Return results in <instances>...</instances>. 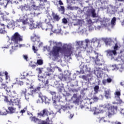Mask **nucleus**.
<instances>
[{
	"mask_svg": "<svg viewBox=\"0 0 124 124\" xmlns=\"http://www.w3.org/2000/svg\"><path fill=\"white\" fill-rule=\"evenodd\" d=\"M30 8L31 9V11L32 10V9H33V10H37L38 7L35 4H32L31 6H30Z\"/></svg>",
	"mask_w": 124,
	"mask_h": 124,
	"instance_id": "obj_30",
	"label": "nucleus"
},
{
	"mask_svg": "<svg viewBox=\"0 0 124 124\" xmlns=\"http://www.w3.org/2000/svg\"><path fill=\"white\" fill-rule=\"evenodd\" d=\"M23 25H27V24H30V22L28 21V18H26V20L22 19L21 20Z\"/></svg>",
	"mask_w": 124,
	"mask_h": 124,
	"instance_id": "obj_33",
	"label": "nucleus"
},
{
	"mask_svg": "<svg viewBox=\"0 0 124 124\" xmlns=\"http://www.w3.org/2000/svg\"><path fill=\"white\" fill-rule=\"evenodd\" d=\"M29 75V73H24V75H23V78L22 79H26V77H28V76Z\"/></svg>",
	"mask_w": 124,
	"mask_h": 124,
	"instance_id": "obj_51",
	"label": "nucleus"
},
{
	"mask_svg": "<svg viewBox=\"0 0 124 124\" xmlns=\"http://www.w3.org/2000/svg\"><path fill=\"white\" fill-rule=\"evenodd\" d=\"M116 23V17H113L111 21V24L113 26H115V23Z\"/></svg>",
	"mask_w": 124,
	"mask_h": 124,
	"instance_id": "obj_35",
	"label": "nucleus"
},
{
	"mask_svg": "<svg viewBox=\"0 0 124 124\" xmlns=\"http://www.w3.org/2000/svg\"><path fill=\"white\" fill-rule=\"evenodd\" d=\"M37 71H38L39 74H41L42 73V70H41V69L40 68H38L36 69Z\"/></svg>",
	"mask_w": 124,
	"mask_h": 124,
	"instance_id": "obj_48",
	"label": "nucleus"
},
{
	"mask_svg": "<svg viewBox=\"0 0 124 124\" xmlns=\"http://www.w3.org/2000/svg\"><path fill=\"white\" fill-rule=\"evenodd\" d=\"M52 17L54 20H55V21H57V22H59V21L61 20V17H60V16H59L57 14H55V13H53Z\"/></svg>",
	"mask_w": 124,
	"mask_h": 124,
	"instance_id": "obj_23",
	"label": "nucleus"
},
{
	"mask_svg": "<svg viewBox=\"0 0 124 124\" xmlns=\"http://www.w3.org/2000/svg\"><path fill=\"white\" fill-rule=\"evenodd\" d=\"M30 66L32 67V68H35V67L36 66V65L34 64H31Z\"/></svg>",
	"mask_w": 124,
	"mask_h": 124,
	"instance_id": "obj_58",
	"label": "nucleus"
},
{
	"mask_svg": "<svg viewBox=\"0 0 124 124\" xmlns=\"http://www.w3.org/2000/svg\"><path fill=\"white\" fill-rule=\"evenodd\" d=\"M102 83L103 85H106V83H107V80H106V79H103L102 81Z\"/></svg>",
	"mask_w": 124,
	"mask_h": 124,
	"instance_id": "obj_57",
	"label": "nucleus"
},
{
	"mask_svg": "<svg viewBox=\"0 0 124 124\" xmlns=\"http://www.w3.org/2000/svg\"><path fill=\"white\" fill-rule=\"evenodd\" d=\"M105 107L108 109V111L106 112V116H108L109 118L112 117L113 115H115L118 110V107L117 106H115L108 104L105 106Z\"/></svg>",
	"mask_w": 124,
	"mask_h": 124,
	"instance_id": "obj_3",
	"label": "nucleus"
},
{
	"mask_svg": "<svg viewBox=\"0 0 124 124\" xmlns=\"http://www.w3.org/2000/svg\"><path fill=\"white\" fill-rule=\"evenodd\" d=\"M8 109L9 111L10 112V113H15V112H16V108L13 107H9L8 108Z\"/></svg>",
	"mask_w": 124,
	"mask_h": 124,
	"instance_id": "obj_25",
	"label": "nucleus"
},
{
	"mask_svg": "<svg viewBox=\"0 0 124 124\" xmlns=\"http://www.w3.org/2000/svg\"><path fill=\"white\" fill-rule=\"evenodd\" d=\"M92 99L94 101H97V100L99 99V98L98 97H96V96H93Z\"/></svg>",
	"mask_w": 124,
	"mask_h": 124,
	"instance_id": "obj_45",
	"label": "nucleus"
},
{
	"mask_svg": "<svg viewBox=\"0 0 124 124\" xmlns=\"http://www.w3.org/2000/svg\"><path fill=\"white\" fill-rule=\"evenodd\" d=\"M1 76H2V73L0 72V82L1 83L2 81H3V79H2V78H1Z\"/></svg>",
	"mask_w": 124,
	"mask_h": 124,
	"instance_id": "obj_52",
	"label": "nucleus"
},
{
	"mask_svg": "<svg viewBox=\"0 0 124 124\" xmlns=\"http://www.w3.org/2000/svg\"><path fill=\"white\" fill-rule=\"evenodd\" d=\"M4 74L5 75V79L6 80H8L9 78V76H8V73L6 71L5 72Z\"/></svg>",
	"mask_w": 124,
	"mask_h": 124,
	"instance_id": "obj_43",
	"label": "nucleus"
},
{
	"mask_svg": "<svg viewBox=\"0 0 124 124\" xmlns=\"http://www.w3.org/2000/svg\"><path fill=\"white\" fill-rule=\"evenodd\" d=\"M31 122H34V123H37V122H38V121H39V119H38V118H37L35 117H32L31 118Z\"/></svg>",
	"mask_w": 124,
	"mask_h": 124,
	"instance_id": "obj_32",
	"label": "nucleus"
},
{
	"mask_svg": "<svg viewBox=\"0 0 124 124\" xmlns=\"http://www.w3.org/2000/svg\"><path fill=\"white\" fill-rule=\"evenodd\" d=\"M29 89H33V86L31 85V87H29Z\"/></svg>",
	"mask_w": 124,
	"mask_h": 124,
	"instance_id": "obj_64",
	"label": "nucleus"
},
{
	"mask_svg": "<svg viewBox=\"0 0 124 124\" xmlns=\"http://www.w3.org/2000/svg\"><path fill=\"white\" fill-rule=\"evenodd\" d=\"M20 8L21 10H25L26 11H31V6H30L28 4H25L24 6L21 5L20 7Z\"/></svg>",
	"mask_w": 124,
	"mask_h": 124,
	"instance_id": "obj_17",
	"label": "nucleus"
},
{
	"mask_svg": "<svg viewBox=\"0 0 124 124\" xmlns=\"http://www.w3.org/2000/svg\"><path fill=\"white\" fill-rule=\"evenodd\" d=\"M40 13L36 14L35 12L31 13L30 14H26L25 15L24 17L25 18H27V20L30 21V23H31L32 25L34 28H37V25H35V23H33L34 20H33V18L36 17V16H38Z\"/></svg>",
	"mask_w": 124,
	"mask_h": 124,
	"instance_id": "obj_4",
	"label": "nucleus"
},
{
	"mask_svg": "<svg viewBox=\"0 0 124 124\" xmlns=\"http://www.w3.org/2000/svg\"><path fill=\"white\" fill-rule=\"evenodd\" d=\"M105 97H106L107 99L111 98V93H110V90L108 89L105 91Z\"/></svg>",
	"mask_w": 124,
	"mask_h": 124,
	"instance_id": "obj_21",
	"label": "nucleus"
},
{
	"mask_svg": "<svg viewBox=\"0 0 124 124\" xmlns=\"http://www.w3.org/2000/svg\"><path fill=\"white\" fill-rule=\"evenodd\" d=\"M82 78L83 79V80H85V81H88V80H89V78L87 76L83 75L82 76Z\"/></svg>",
	"mask_w": 124,
	"mask_h": 124,
	"instance_id": "obj_47",
	"label": "nucleus"
},
{
	"mask_svg": "<svg viewBox=\"0 0 124 124\" xmlns=\"http://www.w3.org/2000/svg\"><path fill=\"white\" fill-rule=\"evenodd\" d=\"M24 83H25L23 81H19V82H17V84H18V85H20V86H23V85H24Z\"/></svg>",
	"mask_w": 124,
	"mask_h": 124,
	"instance_id": "obj_50",
	"label": "nucleus"
},
{
	"mask_svg": "<svg viewBox=\"0 0 124 124\" xmlns=\"http://www.w3.org/2000/svg\"><path fill=\"white\" fill-rule=\"evenodd\" d=\"M89 44H92V42L89 39H85V42L84 41H77L76 45L78 46V48H81L85 50Z\"/></svg>",
	"mask_w": 124,
	"mask_h": 124,
	"instance_id": "obj_5",
	"label": "nucleus"
},
{
	"mask_svg": "<svg viewBox=\"0 0 124 124\" xmlns=\"http://www.w3.org/2000/svg\"><path fill=\"white\" fill-rule=\"evenodd\" d=\"M27 93V89H24L23 90L21 91V95H24L26 99H27V95L26 94Z\"/></svg>",
	"mask_w": 124,
	"mask_h": 124,
	"instance_id": "obj_29",
	"label": "nucleus"
},
{
	"mask_svg": "<svg viewBox=\"0 0 124 124\" xmlns=\"http://www.w3.org/2000/svg\"><path fill=\"white\" fill-rule=\"evenodd\" d=\"M31 39L33 42H40V37H39V36L37 34H35V33H33L31 37Z\"/></svg>",
	"mask_w": 124,
	"mask_h": 124,
	"instance_id": "obj_11",
	"label": "nucleus"
},
{
	"mask_svg": "<svg viewBox=\"0 0 124 124\" xmlns=\"http://www.w3.org/2000/svg\"><path fill=\"white\" fill-rule=\"evenodd\" d=\"M70 75H71V74L67 72V73H64L63 75H62L61 77H59V78L61 81H66L67 79L70 78Z\"/></svg>",
	"mask_w": 124,
	"mask_h": 124,
	"instance_id": "obj_10",
	"label": "nucleus"
},
{
	"mask_svg": "<svg viewBox=\"0 0 124 124\" xmlns=\"http://www.w3.org/2000/svg\"><path fill=\"white\" fill-rule=\"evenodd\" d=\"M93 110L94 111V114H99L101 112L100 110L96 108V107L93 108Z\"/></svg>",
	"mask_w": 124,
	"mask_h": 124,
	"instance_id": "obj_27",
	"label": "nucleus"
},
{
	"mask_svg": "<svg viewBox=\"0 0 124 124\" xmlns=\"http://www.w3.org/2000/svg\"><path fill=\"white\" fill-rule=\"evenodd\" d=\"M23 57L24 60H26V61L28 62V60L29 59V57H28V55H23Z\"/></svg>",
	"mask_w": 124,
	"mask_h": 124,
	"instance_id": "obj_49",
	"label": "nucleus"
},
{
	"mask_svg": "<svg viewBox=\"0 0 124 124\" xmlns=\"http://www.w3.org/2000/svg\"><path fill=\"white\" fill-rule=\"evenodd\" d=\"M38 80L40 82H42L43 84L40 85L41 86V88H46L49 86V79H46V77H44L42 76L38 75Z\"/></svg>",
	"mask_w": 124,
	"mask_h": 124,
	"instance_id": "obj_7",
	"label": "nucleus"
},
{
	"mask_svg": "<svg viewBox=\"0 0 124 124\" xmlns=\"http://www.w3.org/2000/svg\"><path fill=\"white\" fill-rule=\"evenodd\" d=\"M42 88H43L41 87V85H40V86L36 87V88L31 91V93L30 94V95H32L33 93H38V92L40 91V89Z\"/></svg>",
	"mask_w": 124,
	"mask_h": 124,
	"instance_id": "obj_22",
	"label": "nucleus"
},
{
	"mask_svg": "<svg viewBox=\"0 0 124 124\" xmlns=\"http://www.w3.org/2000/svg\"><path fill=\"white\" fill-rule=\"evenodd\" d=\"M117 103L118 104H122V103H123V100H122L121 99H120V98H119Z\"/></svg>",
	"mask_w": 124,
	"mask_h": 124,
	"instance_id": "obj_53",
	"label": "nucleus"
},
{
	"mask_svg": "<svg viewBox=\"0 0 124 124\" xmlns=\"http://www.w3.org/2000/svg\"><path fill=\"white\" fill-rule=\"evenodd\" d=\"M107 82L108 83H111L112 82V79L109 78L107 79Z\"/></svg>",
	"mask_w": 124,
	"mask_h": 124,
	"instance_id": "obj_56",
	"label": "nucleus"
},
{
	"mask_svg": "<svg viewBox=\"0 0 124 124\" xmlns=\"http://www.w3.org/2000/svg\"><path fill=\"white\" fill-rule=\"evenodd\" d=\"M59 11H62V14L64 13V12L65 11V9L64 8V6H61L60 7H59L58 8Z\"/></svg>",
	"mask_w": 124,
	"mask_h": 124,
	"instance_id": "obj_28",
	"label": "nucleus"
},
{
	"mask_svg": "<svg viewBox=\"0 0 124 124\" xmlns=\"http://www.w3.org/2000/svg\"><path fill=\"white\" fill-rule=\"evenodd\" d=\"M91 10V12L92 17L93 18H96V13H95V10L94 9H93V10Z\"/></svg>",
	"mask_w": 124,
	"mask_h": 124,
	"instance_id": "obj_26",
	"label": "nucleus"
},
{
	"mask_svg": "<svg viewBox=\"0 0 124 124\" xmlns=\"http://www.w3.org/2000/svg\"><path fill=\"white\" fill-rule=\"evenodd\" d=\"M102 70H103V69L102 68L96 67L94 70V73L95 74L100 76L102 73Z\"/></svg>",
	"mask_w": 124,
	"mask_h": 124,
	"instance_id": "obj_19",
	"label": "nucleus"
},
{
	"mask_svg": "<svg viewBox=\"0 0 124 124\" xmlns=\"http://www.w3.org/2000/svg\"><path fill=\"white\" fill-rule=\"evenodd\" d=\"M97 41V38H93L92 39L91 41H90V42H91V45L92 43H95Z\"/></svg>",
	"mask_w": 124,
	"mask_h": 124,
	"instance_id": "obj_39",
	"label": "nucleus"
},
{
	"mask_svg": "<svg viewBox=\"0 0 124 124\" xmlns=\"http://www.w3.org/2000/svg\"><path fill=\"white\" fill-rule=\"evenodd\" d=\"M80 100V99H79V98H76V100L73 101V103H75L76 104H77L78 103H79V101Z\"/></svg>",
	"mask_w": 124,
	"mask_h": 124,
	"instance_id": "obj_42",
	"label": "nucleus"
},
{
	"mask_svg": "<svg viewBox=\"0 0 124 124\" xmlns=\"http://www.w3.org/2000/svg\"><path fill=\"white\" fill-rule=\"evenodd\" d=\"M11 40L16 44H18L19 42L23 41V36H21V35H20L18 32H16L12 36Z\"/></svg>",
	"mask_w": 124,
	"mask_h": 124,
	"instance_id": "obj_6",
	"label": "nucleus"
},
{
	"mask_svg": "<svg viewBox=\"0 0 124 124\" xmlns=\"http://www.w3.org/2000/svg\"><path fill=\"white\" fill-rule=\"evenodd\" d=\"M32 50L34 53H37V51H38V49L35 48V46H32Z\"/></svg>",
	"mask_w": 124,
	"mask_h": 124,
	"instance_id": "obj_44",
	"label": "nucleus"
},
{
	"mask_svg": "<svg viewBox=\"0 0 124 124\" xmlns=\"http://www.w3.org/2000/svg\"><path fill=\"white\" fill-rule=\"evenodd\" d=\"M60 53H62L65 57L68 58L73 53V47L67 44L64 45L62 47L54 46L49 52V56H52L54 59H58L60 57Z\"/></svg>",
	"mask_w": 124,
	"mask_h": 124,
	"instance_id": "obj_1",
	"label": "nucleus"
},
{
	"mask_svg": "<svg viewBox=\"0 0 124 124\" xmlns=\"http://www.w3.org/2000/svg\"><path fill=\"white\" fill-rule=\"evenodd\" d=\"M106 52L107 55L109 57H113V55H114V56H116L117 55V51L114 50L108 49L106 51Z\"/></svg>",
	"mask_w": 124,
	"mask_h": 124,
	"instance_id": "obj_16",
	"label": "nucleus"
},
{
	"mask_svg": "<svg viewBox=\"0 0 124 124\" xmlns=\"http://www.w3.org/2000/svg\"><path fill=\"white\" fill-rule=\"evenodd\" d=\"M105 43L106 44V45H109L110 44H109V41H108V40H106L105 41Z\"/></svg>",
	"mask_w": 124,
	"mask_h": 124,
	"instance_id": "obj_61",
	"label": "nucleus"
},
{
	"mask_svg": "<svg viewBox=\"0 0 124 124\" xmlns=\"http://www.w3.org/2000/svg\"><path fill=\"white\" fill-rule=\"evenodd\" d=\"M98 53H97L95 51H93L92 53H91V56L90 57L91 59H93V61L94 60H97L98 59Z\"/></svg>",
	"mask_w": 124,
	"mask_h": 124,
	"instance_id": "obj_18",
	"label": "nucleus"
},
{
	"mask_svg": "<svg viewBox=\"0 0 124 124\" xmlns=\"http://www.w3.org/2000/svg\"><path fill=\"white\" fill-rule=\"evenodd\" d=\"M0 90H5V91H6L7 93H8V91H9V87L7 86V85H6V83L2 82L0 84Z\"/></svg>",
	"mask_w": 124,
	"mask_h": 124,
	"instance_id": "obj_15",
	"label": "nucleus"
},
{
	"mask_svg": "<svg viewBox=\"0 0 124 124\" xmlns=\"http://www.w3.org/2000/svg\"><path fill=\"white\" fill-rule=\"evenodd\" d=\"M120 114L121 115H124V109H121L120 110Z\"/></svg>",
	"mask_w": 124,
	"mask_h": 124,
	"instance_id": "obj_55",
	"label": "nucleus"
},
{
	"mask_svg": "<svg viewBox=\"0 0 124 124\" xmlns=\"http://www.w3.org/2000/svg\"><path fill=\"white\" fill-rule=\"evenodd\" d=\"M119 46L118 45V43H116L115 44L114 46L113 47V51H115V52H117V50H119Z\"/></svg>",
	"mask_w": 124,
	"mask_h": 124,
	"instance_id": "obj_34",
	"label": "nucleus"
},
{
	"mask_svg": "<svg viewBox=\"0 0 124 124\" xmlns=\"http://www.w3.org/2000/svg\"><path fill=\"white\" fill-rule=\"evenodd\" d=\"M4 101L6 102H9L10 101L9 99H8V96H4Z\"/></svg>",
	"mask_w": 124,
	"mask_h": 124,
	"instance_id": "obj_46",
	"label": "nucleus"
},
{
	"mask_svg": "<svg viewBox=\"0 0 124 124\" xmlns=\"http://www.w3.org/2000/svg\"><path fill=\"white\" fill-rule=\"evenodd\" d=\"M114 95L115 96H117L118 98H120V96H121V90H116L114 93Z\"/></svg>",
	"mask_w": 124,
	"mask_h": 124,
	"instance_id": "obj_24",
	"label": "nucleus"
},
{
	"mask_svg": "<svg viewBox=\"0 0 124 124\" xmlns=\"http://www.w3.org/2000/svg\"><path fill=\"white\" fill-rule=\"evenodd\" d=\"M37 63H38L39 65H41L43 64V61H42L41 59L38 60L37 61Z\"/></svg>",
	"mask_w": 124,
	"mask_h": 124,
	"instance_id": "obj_36",
	"label": "nucleus"
},
{
	"mask_svg": "<svg viewBox=\"0 0 124 124\" xmlns=\"http://www.w3.org/2000/svg\"><path fill=\"white\" fill-rule=\"evenodd\" d=\"M51 94H52V95H54V96H56V92H51L50 93Z\"/></svg>",
	"mask_w": 124,
	"mask_h": 124,
	"instance_id": "obj_60",
	"label": "nucleus"
},
{
	"mask_svg": "<svg viewBox=\"0 0 124 124\" xmlns=\"http://www.w3.org/2000/svg\"><path fill=\"white\" fill-rule=\"evenodd\" d=\"M77 97V94H74L72 98H78Z\"/></svg>",
	"mask_w": 124,
	"mask_h": 124,
	"instance_id": "obj_59",
	"label": "nucleus"
},
{
	"mask_svg": "<svg viewBox=\"0 0 124 124\" xmlns=\"http://www.w3.org/2000/svg\"><path fill=\"white\" fill-rule=\"evenodd\" d=\"M7 94L8 96H11V98H13V97H18V94L15 90L11 92L10 90L9 89L8 92H7Z\"/></svg>",
	"mask_w": 124,
	"mask_h": 124,
	"instance_id": "obj_13",
	"label": "nucleus"
},
{
	"mask_svg": "<svg viewBox=\"0 0 124 124\" xmlns=\"http://www.w3.org/2000/svg\"><path fill=\"white\" fill-rule=\"evenodd\" d=\"M26 112V110L25 109H22L20 111V113H22V114H24Z\"/></svg>",
	"mask_w": 124,
	"mask_h": 124,
	"instance_id": "obj_62",
	"label": "nucleus"
},
{
	"mask_svg": "<svg viewBox=\"0 0 124 124\" xmlns=\"http://www.w3.org/2000/svg\"><path fill=\"white\" fill-rule=\"evenodd\" d=\"M98 90H99V86L98 85H96L94 87V91L95 93H98Z\"/></svg>",
	"mask_w": 124,
	"mask_h": 124,
	"instance_id": "obj_37",
	"label": "nucleus"
},
{
	"mask_svg": "<svg viewBox=\"0 0 124 124\" xmlns=\"http://www.w3.org/2000/svg\"><path fill=\"white\" fill-rule=\"evenodd\" d=\"M94 62L95 63L97 64V65H102L103 63H104V61H103V59H102L101 60L98 59H95L94 60Z\"/></svg>",
	"mask_w": 124,
	"mask_h": 124,
	"instance_id": "obj_20",
	"label": "nucleus"
},
{
	"mask_svg": "<svg viewBox=\"0 0 124 124\" xmlns=\"http://www.w3.org/2000/svg\"><path fill=\"white\" fill-rule=\"evenodd\" d=\"M23 82L26 84V85H30L31 84V79L25 78L24 79Z\"/></svg>",
	"mask_w": 124,
	"mask_h": 124,
	"instance_id": "obj_31",
	"label": "nucleus"
},
{
	"mask_svg": "<svg viewBox=\"0 0 124 124\" xmlns=\"http://www.w3.org/2000/svg\"><path fill=\"white\" fill-rule=\"evenodd\" d=\"M53 112L49 111L48 109L44 108L40 112L38 113V117H45L46 116H48V115L50 116L51 115H53Z\"/></svg>",
	"mask_w": 124,
	"mask_h": 124,
	"instance_id": "obj_8",
	"label": "nucleus"
},
{
	"mask_svg": "<svg viewBox=\"0 0 124 124\" xmlns=\"http://www.w3.org/2000/svg\"><path fill=\"white\" fill-rule=\"evenodd\" d=\"M10 101L13 103V105H18L20 106V99L17 98V97L11 98Z\"/></svg>",
	"mask_w": 124,
	"mask_h": 124,
	"instance_id": "obj_12",
	"label": "nucleus"
},
{
	"mask_svg": "<svg viewBox=\"0 0 124 124\" xmlns=\"http://www.w3.org/2000/svg\"><path fill=\"white\" fill-rule=\"evenodd\" d=\"M62 22L63 23H64V25H66V24H67V23H68V22L67 21V19H66V18H63L62 19Z\"/></svg>",
	"mask_w": 124,
	"mask_h": 124,
	"instance_id": "obj_40",
	"label": "nucleus"
},
{
	"mask_svg": "<svg viewBox=\"0 0 124 124\" xmlns=\"http://www.w3.org/2000/svg\"><path fill=\"white\" fill-rule=\"evenodd\" d=\"M58 2H59L60 5H63V2H62V0H59Z\"/></svg>",
	"mask_w": 124,
	"mask_h": 124,
	"instance_id": "obj_54",
	"label": "nucleus"
},
{
	"mask_svg": "<svg viewBox=\"0 0 124 124\" xmlns=\"http://www.w3.org/2000/svg\"><path fill=\"white\" fill-rule=\"evenodd\" d=\"M5 27H3V29L1 28L0 29V33H1V34H4V33H5L6 31H5Z\"/></svg>",
	"mask_w": 124,
	"mask_h": 124,
	"instance_id": "obj_38",
	"label": "nucleus"
},
{
	"mask_svg": "<svg viewBox=\"0 0 124 124\" xmlns=\"http://www.w3.org/2000/svg\"><path fill=\"white\" fill-rule=\"evenodd\" d=\"M79 67L83 72H91V68L88 65H85L84 62H82Z\"/></svg>",
	"mask_w": 124,
	"mask_h": 124,
	"instance_id": "obj_9",
	"label": "nucleus"
},
{
	"mask_svg": "<svg viewBox=\"0 0 124 124\" xmlns=\"http://www.w3.org/2000/svg\"><path fill=\"white\" fill-rule=\"evenodd\" d=\"M49 117H47V118L46 119V122H47V123H48V122H49Z\"/></svg>",
	"mask_w": 124,
	"mask_h": 124,
	"instance_id": "obj_63",
	"label": "nucleus"
},
{
	"mask_svg": "<svg viewBox=\"0 0 124 124\" xmlns=\"http://www.w3.org/2000/svg\"><path fill=\"white\" fill-rule=\"evenodd\" d=\"M88 54H92L93 52V47L92 46V44H88L85 49Z\"/></svg>",
	"mask_w": 124,
	"mask_h": 124,
	"instance_id": "obj_14",
	"label": "nucleus"
},
{
	"mask_svg": "<svg viewBox=\"0 0 124 124\" xmlns=\"http://www.w3.org/2000/svg\"><path fill=\"white\" fill-rule=\"evenodd\" d=\"M44 75H46V76H48V77H51L52 74L50 73L49 72H46L44 73Z\"/></svg>",
	"mask_w": 124,
	"mask_h": 124,
	"instance_id": "obj_41",
	"label": "nucleus"
},
{
	"mask_svg": "<svg viewBox=\"0 0 124 124\" xmlns=\"http://www.w3.org/2000/svg\"><path fill=\"white\" fill-rule=\"evenodd\" d=\"M116 62H118L117 65H113L112 67H113V70H119L120 72H123L124 70V67L123 64H124V55H119L118 57L116 60Z\"/></svg>",
	"mask_w": 124,
	"mask_h": 124,
	"instance_id": "obj_2",
	"label": "nucleus"
}]
</instances>
